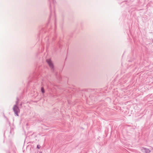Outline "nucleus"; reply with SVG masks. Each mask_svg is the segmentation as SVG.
<instances>
[{
    "mask_svg": "<svg viewBox=\"0 0 153 153\" xmlns=\"http://www.w3.org/2000/svg\"><path fill=\"white\" fill-rule=\"evenodd\" d=\"M13 109L15 115L17 116H18V114L19 113L20 111L18 106H17L16 105H14Z\"/></svg>",
    "mask_w": 153,
    "mask_h": 153,
    "instance_id": "f257e3e1",
    "label": "nucleus"
},
{
    "mask_svg": "<svg viewBox=\"0 0 153 153\" xmlns=\"http://www.w3.org/2000/svg\"><path fill=\"white\" fill-rule=\"evenodd\" d=\"M46 61L51 69L53 71V65L51 60L50 59H48Z\"/></svg>",
    "mask_w": 153,
    "mask_h": 153,
    "instance_id": "f03ea898",
    "label": "nucleus"
},
{
    "mask_svg": "<svg viewBox=\"0 0 153 153\" xmlns=\"http://www.w3.org/2000/svg\"><path fill=\"white\" fill-rule=\"evenodd\" d=\"M141 150L142 152L144 153H149L151 151L149 149L142 147L141 148Z\"/></svg>",
    "mask_w": 153,
    "mask_h": 153,
    "instance_id": "7ed1b4c3",
    "label": "nucleus"
},
{
    "mask_svg": "<svg viewBox=\"0 0 153 153\" xmlns=\"http://www.w3.org/2000/svg\"><path fill=\"white\" fill-rule=\"evenodd\" d=\"M17 100L16 101V104L15 105H16L18 106L19 103V99L18 98H17Z\"/></svg>",
    "mask_w": 153,
    "mask_h": 153,
    "instance_id": "20e7f679",
    "label": "nucleus"
},
{
    "mask_svg": "<svg viewBox=\"0 0 153 153\" xmlns=\"http://www.w3.org/2000/svg\"><path fill=\"white\" fill-rule=\"evenodd\" d=\"M41 91L42 93H44L45 92L44 89L43 87L41 88Z\"/></svg>",
    "mask_w": 153,
    "mask_h": 153,
    "instance_id": "39448f33",
    "label": "nucleus"
},
{
    "mask_svg": "<svg viewBox=\"0 0 153 153\" xmlns=\"http://www.w3.org/2000/svg\"><path fill=\"white\" fill-rule=\"evenodd\" d=\"M40 147L39 146V145H37V148L39 149L40 148Z\"/></svg>",
    "mask_w": 153,
    "mask_h": 153,
    "instance_id": "423d86ee",
    "label": "nucleus"
},
{
    "mask_svg": "<svg viewBox=\"0 0 153 153\" xmlns=\"http://www.w3.org/2000/svg\"><path fill=\"white\" fill-rule=\"evenodd\" d=\"M152 149L153 150V148H152Z\"/></svg>",
    "mask_w": 153,
    "mask_h": 153,
    "instance_id": "0eeeda50",
    "label": "nucleus"
},
{
    "mask_svg": "<svg viewBox=\"0 0 153 153\" xmlns=\"http://www.w3.org/2000/svg\"><path fill=\"white\" fill-rule=\"evenodd\" d=\"M40 153H42V152Z\"/></svg>",
    "mask_w": 153,
    "mask_h": 153,
    "instance_id": "6e6552de",
    "label": "nucleus"
}]
</instances>
